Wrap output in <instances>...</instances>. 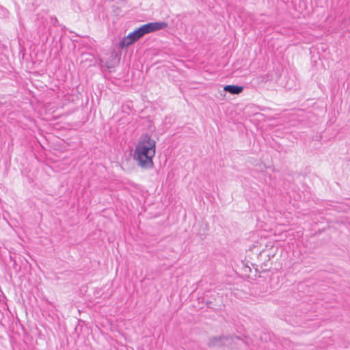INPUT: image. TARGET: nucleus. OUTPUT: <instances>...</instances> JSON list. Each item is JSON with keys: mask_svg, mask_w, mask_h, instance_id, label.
Segmentation results:
<instances>
[{"mask_svg": "<svg viewBox=\"0 0 350 350\" xmlns=\"http://www.w3.org/2000/svg\"><path fill=\"white\" fill-rule=\"evenodd\" d=\"M131 39L135 42L137 40H138L140 38H142L144 34L142 32V30L140 29V27L135 29L134 31L130 33L129 34Z\"/></svg>", "mask_w": 350, "mask_h": 350, "instance_id": "nucleus-5", "label": "nucleus"}, {"mask_svg": "<svg viewBox=\"0 0 350 350\" xmlns=\"http://www.w3.org/2000/svg\"><path fill=\"white\" fill-rule=\"evenodd\" d=\"M51 23L53 26H57L58 25V20L56 17H51Z\"/></svg>", "mask_w": 350, "mask_h": 350, "instance_id": "nucleus-8", "label": "nucleus"}, {"mask_svg": "<svg viewBox=\"0 0 350 350\" xmlns=\"http://www.w3.org/2000/svg\"><path fill=\"white\" fill-rule=\"evenodd\" d=\"M224 90L232 94H239L243 90V87L237 85H227L224 86Z\"/></svg>", "mask_w": 350, "mask_h": 350, "instance_id": "nucleus-4", "label": "nucleus"}, {"mask_svg": "<svg viewBox=\"0 0 350 350\" xmlns=\"http://www.w3.org/2000/svg\"><path fill=\"white\" fill-rule=\"evenodd\" d=\"M134 43V42L131 39L129 36L128 35L126 37H124L122 40L120 42L119 46L121 49H124L128 47L129 45Z\"/></svg>", "mask_w": 350, "mask_h": 350, "instance_id": "nucleus-6", "label": "nucleus"}, {"mask_svg": "<svg viewBox=\"0 0 350 350\" xmlns=\"http://www.w3.org/2000/svg\"><path fill=\"white\" fill-rule=\"evenodd\" d=\"M167 27V23L164 21L152 22L143 25L140 27L142 33L145 34L163 29Z\"/></svg>", "mask_w": 350, "mask_h": 350, "instance_id": "nucleus-3", "label": "nucleus"}, {"mask_svg": "<svg viewBox=\"0 0 350 350\" xmlns=\"http://www.w3.org/2000/svg\"><path fill=\"white\" fill-rule=\"evenodd\" d=\"M236 340H241L239 336L234 335H221L219 336H213L209 338L207 345L210 348L217 347L222 348L224 347H230L235 343Z\"/></svg>", "mask_w": 350, "mask_h": 350, "instance_id": "nucleus-2", "label": "nucleus"}, {"mask_svg": "<svg viewBox=\"0 0 350 350\" xmlns=\"http://www.w3.org/2000/svg\"><path fill=\"white\" fill-rule=\"evenodd\" d=\"M156 152V142L148 134L142 135L134 152V159L138 165L144 169H151L154 167L152 161Z\"/></svg>", "mask_w": 350, "mask_h": 350, "instance_id": "nucleus-1", "label": "nucleus"}, {"mask_svg": "<svg viewBox=\"0 0 350 350\" xmlns=\"http://www.w3.org/2000/svg\"><path fill=\"white\" fill-rule=\"evenodd\" d=\"M256 79L259 83H265L269 80V77L267 75H260Z\"/></svg>", "mask_w": 350, "mask_h": 350, "instance_id": "nucleus-7", "label": "nucleus"}]
</instances>
